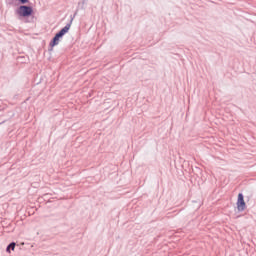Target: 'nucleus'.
I'll return each mask as SVG.
<instances>
[{"mask_svg": "<svg viewBox=\"0 0 256 256\" xmlns=\"http://www.w3.org/2000/svg\"><path fill=\"white\" fill-rule=\"evenodd\" d=\"M71 29V22L66 24L64 28H62L53 38V40L50 42V47H55L56 45H59V40L66 34L69 33V30Z\"/></svg>", "mask_w": 256, "mask_h": 256, "instance_id": "f257e3e1", "label": "nucleus"}, {"mask_svg": "<svg viewBox=\"0 0 256 256\" xmlns=\"http://www.w3.org/2000/svg\"><path fill=\"white\" fill-rule=\"evenodd\" d=\"M245 207H246V204H245V199L243 197V194L239 193L238 194V201H237L238 211H245Z\"/></svg>", "mask_w": 256, "mask_h": 256, "instance_id": "7ed1b4c3", "label": "nucleus"}, {"mask_svg": "<svg viewBox=\"0 0 256 256\" xmlns=\"http://www.w3.org/2000/svg\"><path fill=\"white\" fill-rule=\"evenodd\" d=\"M17 14L20 16V17H29L30 15L33 14V8H31V6H20L18 9H17Z\"/></svg>", "mask_w": 256, "mask_h": 256, "instance_id": "f03ea898", "label": "nucleus"}, {"mask_svg": "<svg viewBox=\"0 0 256 256\" xmlns=\"http://www.w3.org/2000/svg\"><path fill=\"white\" fill-rule=\"evenodd\" d=\"M11 250L15 251V242L10 243L6 248L7 253H11Z\"/></svg>", "mask_w": 256, "mask_h": 256, "instance_id": "20e7f679", "label": "nucleus"}, {"mask_svg": "<svg viewBox=\"0 0 256 256\" xmlns=\"http://www.w3.org/2000/svg\"><path fill=\"white\" fill-rule=\"evenodd\" d=\"M19 1H20V3L25 4V3H27L28 0H19Z\"/></svg>", "mask_w": 256, "mask_h": 256, "instance_id": "39448f33", "label": "nucleus"}]
</instances>
